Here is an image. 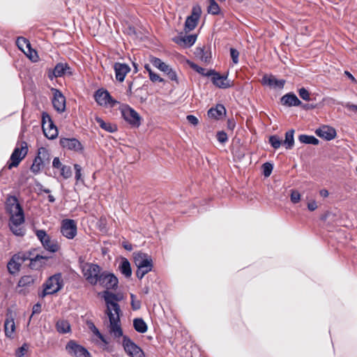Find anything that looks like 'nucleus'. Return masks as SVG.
Segmentation results:
<instances>
[{
  "label": "nucleus",
  "instance_id": "obj_1",
  "mask_svg": "<svg viewBox=\"0 0 357 357\" xmlns=\"http://www.w3.org/2000/svg\"><path fill=\"white\" fill-rule=\"evenodd\" d=\"M7 210L10 213L9 228L17 236H24L26 229L20 225L24 222V213L22 207L15 196H10L6 200Z\"/></svg>",
  "mask_w": 357,
  "mask_h": 357
},
{
  "label": "nucleus",
  "instance_id": "obj_2",
  "mask_svg": "<svg viewBox=\"0 0 357 357\" xmlns=\"http://www.w3.org/2000/svg\"><path fill=\"white\" fill-rule=\"evenodd\" d=\"M43 286V290L39 294V296L41 298L57 293L63 287V280L61 273H58L50 276Z\"/></svg>",
  "mask_w": 357,
  "mask_h": 357
},
{
  "label": "nucleus",
  "instance_id": "obj_3",
  "mask_svg": "<svg viewBox=\"0 0 357 357\" xmlns=\"http://www.w3.org/2000/svg\"><path fill=\"white\" fill-rule=\"evenodd\" d=\"M28 152V146L27 143L24 141L22 142L20 144V147L16 146L12 153L10 160V162H8L6 166H5L0 171V176H3L4 173L7 172L8 169H10L13 167H16L19 165L21 160L26 156Z\"/></svg>",
  "mask_w": 357,
  "mask_h": 357
},
{
  "label": "nucleus",
  "instance_id": "obj_4",
  "mask_svg": "<svg viewBox=\"0 0 357 357\" xmlns=\"http://www.w3.org/2000/svg\"><path fill=\"white\" fill-rule=\"evenodd\" d=\"M50 154L45 147H40L38 150V154L31 166V171L35 174H38L47 165L50 163Z\"/></svg>",
  "mask_w": 357,
  "mask_h": 357
},
{
  "label": "nucleus",
  "instance_id": "obj_5",
  "mask_svg": "<svg viewBox=\"0 0 357 357\" xmlns=\"http://www.w3.org/2000/svg\"><path fill=\"white\" fill-rule=\"evenodd\" d=\"M102 272V268L96 264L86 263L82 266V273L85 280L93 286L98 284V276Z\"/></svg>",
  "mask_w": 357,
  "mask_h": 357
},
{
  "label": "nucleus",
  "instance_id": "obj_6",
  "mask_svg": "<svg viewBox=\"0 0 357 357\" xmlns=\"http://www.w3.org/2000/svg\"><path fill=\"white\" fill-rule=\"evenodd\" d=\"M102 298L107 306L105 312L114 311L115 314H121V310L118 302L122 300V295L105 290L102 292Z\"/></svg>",
  "mask_w": 357,
  "mask_h": 357
},
{
  "label": "nucleus",
  "instance_id": "obj_7",
  "mask_svg": "<svg viewBox=\"0 0 357 357\" xmlns=\"http://www.w3.org/2000/svg\"><path fill=\"white\" fill-rule=\"evenodd\" d=\"M101 287L105 290H116L119 284V279L112 273L108 271H102L101 275L98 276V282Z\"/></svg>",
  "mask_w": 357,
  "mask_h": 357
},
{
  "label": "nucleus",
  "instance_id": "obj_8",
  "mask_svg": "<svg viewBox=\"0 0 357 357\" xmlns=\"http://www.w3.org/2000/svg\"><path fill=\"white\" fill-rule=\"evenodd\" d=\"M121 112L124 120L132 127L138 128L141 125V116L129 105H123L121 108Z\"/></svg>",
  "mask_w": 357,
  "mask_h": 357
},
{
  "label": "nucleus",
  "instance_id": "obj_9",
  "mask_svg": "<svg viewBox=\"0 0 357 357\" xmlns=\"http://www.w3.org/2000/svg\"><path fill=\"white\" fill-rule=\"evenodd\" d=\"M96 102L100 106L114 107L119 102L114 99L109 91L104 89H98L94 94Z\"/></svg>",
  "mask_w": 357,
  "mask_h": 357
},
{
  "label": "nucleus",
  "instance_id": "obj_10",
  "mask_svg": "<svg viewBox=\"0 0 357 357\" xmlns=\"http://www.w3.org/2000/svg\"><path fill=\"white\" fill-rule=\"evenodd\" d=\"M122 345L130 357H145L143 350L127 335L123 337Z\"/></svg>",
  "mask_w": 357,
  "mask_h": 357
},
{
  "label": "nucleus",
  "instance_id": "obj_11",
  "mask_svg": "<svg viewBox=\"0 0 357 357\" xmlns=\"http://www.w3.org/2000/svg\"><path fill=\"white\" fill-rule=\"evenodd\" d=\"M109 321V332L115 338L123 337V330L121 326L120 314H115L109 311V313L105 312Z\"/></svg>",
  "mask_w": 357,
  "mask_h": 357
},
{
  "label": "nucleus",
  "instance_id": "obj_12",
  "mask_svg": "<svg viewBox=\"0 0 357 357\" xmlns=\"http://www.w3.org/2000/svg\"><path fill=\"white\" fill-rule=\"evenodd\" d=\"M36 280L37 276L33 275H26L21 277L17 282L16 291L23 296L28 294Z\"/></svg>",
  "mask_w": 357,
  "mask_h": 357
},
{
  "label": "nucleus",
  "instance_id": "obj_13",
  "mask_svg": "<svg viewBox=\"0 0 357 357\" xmlns=\"http://www.w3.org/2000/svg\"><path fill=\"white\" fill-rule=\"evenodd\" d=\"M60 146L66 150L73 151L77 153H82L84 146L75 137H61L59 139Z\"/></svg>",
  "mask_w": 357,
  "mask_h": 357
},
{
  "label": "nucleus",
  "instance_id": "obj_14",
  "mask_svg": "<svg viewBox=\"0 0 357 357\" xmlns=\"http://www.w3.org/2000/svg\"><path fill=\"white\" fill-rule=\"evenodd\" d=\"M68 353L74 357H91L90 353L83 346L77 344L73 340H70L66 346Z\"/></svg>",
  "mask_w": 357,
  "mask_h": 357
},
{
  "label": "nucleus",
  "instance_id": "obj_15",
  "mask_svg": "<svg viewBox=\"0 0 357 357\" xmlns=\"http://www.w3.org/2000/svg\"><path fill=\"white\" fill-rule=\"evenodd\" d=\"M61 233L68 239H73L77 235V224L74 220L64 219L61 222Z\"/></svg>",
  "mask_w": 357,
  "mask_h": 357
},
{
  "label": "nucleus",
  "instance_id": "obj_16",
  "mask_svg": "<svg viewBox=\"0 0 357 357\" xmlns=\"http://www.w3.org/2000/svg\"><path fill=\"white\" fill-rule=\"evenodd\" d=\"M68 75L69 76L73 75L71 68L67 63H58L53 70H50L48 73V77L50 79L53 80L55 77H61Z\"/></svg>",
  "mask_w": 357,
  "mask_h": 357
},
{
  "label": "nucleus",
  "instance_id": "obj_17",
  "mask_svg": "<svg viewBox=\"0 0 357 357\" xmlns=\"http://www.w3.org/2000/svg\"><path fill=\"white\" fill-rule=\"evenodd\" d=\"M53 98L52 100L54 109L58 113H62L66 110V98L59 89H52Z\"/></svg>",
  "mask_w": 357,
  "mask_h": 357
},
{
  "label": "nucleus",
  "instance_id": "obj_18",
  "mask_svg": "<svg viewBox=\"0 0 357 357\" xmlns=\"http://www.w3.org/2000/svg\"><path fill=\"white\" fill-rule=\"evenodd\" d=\"M285 79H278L273 75L265 74L261 80V84L263 86H266L273 89H282L285 84Z\"/></svg>",
  "mask_w": 357,
  "mask_h": 357
},
{
  "label": "nucleus",
  "instance_id": "obj_19",
  "mask_svg": "<svg viewBox=\"0 0 357 357\" xmlns=\"http://www.w3.org/2000/svg\"><path fill=\"white\" fill-rule=\"evenodd\" d=\"M134 262L137 267H153L151 257L142 252L134 253Z\"/></svg>",
  "mask_w": 357,
  "mask_h": 357
},
{
  "label": "nucleus",
  "instance_id": "obj_20",
  "mask_svg": "<svg viewBox=\"0 0 357 357\" xmlns=\"http://www.w3.org/2000/svg\"><path fill=\"white\" fill-rule=\"evenodd\" d=\"M315 134L326 141H331L336 137V130L329 126H322L315 130Z\"/></svg>",
  "mask_w": 357,
  "mask_h": 357
},
{
  "label": "nucleus",
  "instance_id": "obj_21",
  "mask_svg": "<svg viewBox=\"0 0 357 357\" xmlns=\"http://www.w3.org/2000/svg\"><path fill=\"white\" fill-rule=\"evenodd\" d=\"M115 77L117 81H124L126 75L130 71V66L124 63L116 62L114 65Z\"/></svg>",
  "mask_w": 357,
  "mask_h": 357
},
{
  "label": "nucleus",
  "instance_id": "obj_22",
  "mask_svg": "<svg viewBox=\"0 0 357 357\" xmlns=\"http://www.w3.org/2000/svg\"><path fill=\"white\" fill-rule=\"evenodd\" d=\"M280 102L282 105L287 107H296L302 105V102L298 98V97L292 92L286 93L281 99Z\"/></svg>",
  "mask_w": 357,
  "mask_h": 357
},
{
  "label": "nucleus",
  "instance_id": "obj_23",
  "mask_svg": "<svg viewBox=\"0 0 357 357\" xmlns=\"http://www.w3.org/2000/svg\"><path fill=\"white\" fill-rule=\"evenodd\" d=\"M226 109L222 104H218L215 107H213L208 109L207 114L211 119L216 120L221 119L226 114Z\"/></svg>",
  "mask_w": 357,
  "mask_h": 357
},
{
  "label": "nucleus",
  "instance_id": "obj_24",
  "mask_svg": "<svg viewBox=\"0 0 357 357\" xmlns=\"http://www.w3.org/2000/svg\"><path fill=\"white\" fill-rule=\"evenodd\" d=\"M50 257L47 256H43L40 255H36L35 257L30 259L29 268L33 270H39L45 264V261Z\"/></svg>",
  "mask_w": 357,
  "mask_h": 357
},
{
  "label": "nucleus",
  "instance_id": "obj_25",
  "mask_svg": "<svg viewBox=\"0 0 357 357\" xmlns=\"http://www.w3.org/2000/svg\"><path fill=\"white\" fill-rule=\"evenodd\" d=\"M15 330V324L14 318L12 317V314H7L4 321V331L6 336L10 338L13 337Z\"/></svg>",
  "mask_w": 357,
  "mask_h": 357
},
{
  "label": "nucleus",
  "instance_id": "obj_26",
  "mask_svg": "<svg viewBox=\"0 0 357 357\" xmlns=\"http://www.w3.org/2000/svg\"><path fill=\"white\" fill-rule=\"evenodd\" d=\"M195 56L204 63H210L211 59V53L209 50H206L205 47H197L195 52Z\"/></svg>",
  "mask_w": 357,
  "mask_h": 357
},
{
  "label": "nucleus",
  "instance_id": "obj_27",
  "mask_svg": "<svg viewBox=\"0 0 357 357\" xmlns=\"http://www.w3.org/2000/svg\"><path fill=\"white\" fill-rule=\"evenodd\" d=\"M196 40L197 35L191 34L188 36L175 38L174 39V41L177 44H181V43H183L185 47H190L195 43Z\"/></svg>",
  "mask_w": 357,
  "mask_h": 357
},
{
  "label": "nucleus",
  "instance_id": "obj_28",
  "mask_svg": "<svg viewBox=\"0 0 357 357\" xmlns=\"http://www.w3.org/2000/svg\"><path fill=\"white\" fill-rule=\"evenodd\" d=\"M42 128L45 136L49 139H54L58 136V130L54 123L52 125H43Z\"/></svg>",
  "mask_w": 357,
  "mask_h": 357
},
{
  "label": "nucleus",
  "instance_id": "obj_29",
  "mask_svg": "<svg viewBox=\"0 0 357 357\" xmlns=\"http://www.w3.org/2000/svg\"><path fill=\"white\" fill-rule=\"evenodd\" d=\"M96 121L99 126L110 133H113L117 130V126L109 122H105L102 118L96 116Z\"/></svg>",
  "mask_w": 357,
  "mask_h": 357
},
{
  "label": "nucleus",
  "instance_id": "obj_30",
  "mask_svg": "<svg viewBox=\"0 0 357 357\" xmlns=\"http://www.w3.org/2000/svg\"><path fill=\"white\" fill-rule=\"evenodd\" d=\"M17 257L18 255H13L8 263L7 268L10 274H15L16 272L19 271L22 266L20 262L17 259Z\"/></svg>",
  "mask_w": 357,
  "mask_h": 357
},
{
  "label": "nucleus",
  "instance_id": "obj_31",
  "mask_svg": "<svg viewBox=\"0 0 357 357\" xmlns=\"http://www.w3.org/2000/svg\"><path fill=\"white\" fill-rule=\"evenodd\" d=\"M121 273L126 277L130 278L132 275V269L129 261L126 258H123L119 267Z\"/></svg>",
  "mask_w": 357,
  "mask_h": 357
},
{
  "label": "nucleus",
  "instance_id": "obj_32",
  "mask_svg": "<svg viewBox=\"0 0 357 357\" xmlns=\"http://www.w3.org/2000/svg\"><path fill=\"white\" fill-rule=\"evenodd\" d=\"M294 129H291L285 133V139L282 142V144L286 149H291L294 145Z\"/></svg>",
  "mask_w": 357,
  "mask_h": 357
},
{
  "label": "nucleus",
  "instance_id": "obj_33",
  "mask_svg": "<svg viewBox=\"0 0 357 357\" xmlns=\"http://www.w3.org/2000/svg\"><path fill=\"white\" fill-rule=\"evenodd\" d=\"M56 329L59 333H67L70 331V324L67 320L60 319L56 323Z\"/></svg>",
  "mask_w": 357,
  "mask_h": 357
},
{
  "label": "nucleus",
  "instance_id": "obj_34",
  "mask_svg": "<svg viewBox=\"0 0 357 357\" xmlns=\"http://www.w3.org/2000/svg\"><path fill=\"white\" fill-rule=\"evenodd\" d=\"M133 327L139 333H144L147 331L148 327L142 318H135L133 320Z\"/></svg>",
  "mask_w": 357,
  "mask_h": 357
},
{
  "label": "nucleus",
  "instance_id": "obj_35",
  "mask_svg": "<svg viewBox=\"0 0 357 357\" xmlns=\"http://www.w3.org/2000/svg\"><path fill=\"white\" fill-rule=\"evenodd\" d=\"M298 140L302 144L317 145L319 140L313 135H307L305 134L298 136Z\"/></svg>",
  "mask_w": 357,
  "mask_h": 357
},
{
  "label": "nucleus",
  "instance_id": "obj_36",
  "mask_svg": "<svg viewBox=\"0 0 357 357\" xmlns=\"http://www.w3.org/2000/svg\"><path fill=\"white\" fill-rule=\"evenodd\" d=\"M43 247L52 253L56 252L59 249V245L56 241H52L50 237L42 244Z\"/></svg>",
  "mask_w": 357,
  "mask_h": 357
},
{
  "label": "nucleus",
  "instance_id": "obj_37",
  "mask_svg": "<svg viewBox=\"0 0 357 357\" xmlns=\"http://www.w3.org/2000/svg\"><path fill=\"white\" fill-rule=\"evenodd\" d=\"M151 62L153 66L162 71L164 73H165L170 68L169 65L166 64L160 59L157 57H152L151 59Z\"/></svg>",
  "mask_w": 357,
  "mask_h": 357
},
{
  "label": "nucleus",
  "instance_id": "obj_38",
  "mask_svg": "<svg viewBox=\"0 0 357 357\" xmlns=\"http://www.w3.org/2000/svg\"><path fill=\"white\" fill-rule=\"evenodd\" d=\"M205 77H211V82L213 84H216L217 79H227V75H221L219 73L216 72L213 69H210L208 71H205Z\"/></svg>",
  "mask_w": 357,
  "mask_h": 357
},
{
  "label": "nucleus",
  "instance_id": "obj_39",
  "mask_svg": "<svg viewBox=\"0 0 357 357\" xmlns=\"http://www.w3.org/2000/svg\"><path fill=\"white\" fill-rule=\"evenodd\" d=\"M199 19L194 17V16H188L185 22V31H190L195 29L197 25Z\"/></svg>",
  "mask_w": 357,
  "mask_h": 357
},
{
  "label": "nucleus",
  "instance_id": "obj_40",
  "mask_svg": "<svg viewBox=\"0 0 357 357\" xmlns=\"http://www.w3.org/2000/svg\"><path fill=\"white\" fill-rule=\"evenodd\" d=\"M209 6L208 7V13L212 15H218L220 12L219 5L215 0H208Z\"/></svg>",
  "mask_w": 357,
  "mask_h": 357
},
{
  "label": "nucleus",
  "instance_id": "obj_41",
  "mask_svg": "<svg viewBox=\"0 0 357 357\" xmlns=\"http://www.w3.org/2000/svg\"><path fill=\"white\" fill-rule=\"evenodd\" d=\"M268 142L271 144V146L275 149H279L281 144H282V141L280 139V137L278 135H275L269 137Z\"/></svg>",
  "mask_w": 357,
  "mask_h": 357
},
{
  "label": "nucleus",
  "instance_id": "obj_42",
  "mask_svg": "<svg viewBox=\"0 0 357 357\" xmlns=\"http://www.w3.org/2000/svg\"><path fill=\"white\" fill-rule=\"evenodd\" d=\"M60 172L61 176L65 179H68L72 176V169L70 166L63 165L61 167Z\"/></svg>",
  "mask_w": 357,
  "mask_h": 357
},
{
  "label": "nucleus",
  "instance_id": "obj_43",
  "mask_svg": "<svg viewBox=\"0 0 357 357\" xmlns=\"http://www.w3.org/2000/svg\"><path fill=\"white\" fill-rule=\"evenodd\" d=\"M153 267H137L136 271V276L139 280H142L144 276L147 274L149 272L151 271Z\"/></svg>",
  "mask_w": 357,
  "mask_h": 357
},
{
  "label": "nucleus",
  "instance_id": "obj_44",
  "mask_svg": "<svg viewBox=\"0 0 357 357\" xmlns=\"http://www.w3.org/2000/svg\"><path fill=\"white\" fill-rule=\"evenodd\" d=\"M35 233L37 238L40 241L41 244H43L44 241H46L47 239L50 238V236L44 229H37L36 230Z\"/></svg>",
  "mask_w": 357,
  "mask_h": 357
},
{
  "label": "nucleus",
  "instance_id": "obj_45",
  "mask_svg": "<svg viewBox=\"0 0 357 357\" xmlns=\"http://www.w3.org/2000/svg\"><path fill=\"white\" fill-rule=\"evenodd\" d=\"M130 304L133 310H139L141 307V301L137 299L135 294H130Z\"/></svg>",
  "mask_w": 357,
  "mask_h": 357
},
{
  "label": "nucleus",
  "instance_id": "obj_46",
  "mask_svg": "<svg viewBox=\"0 0 357 357\" xmlns=\"http://www.w3.org/2000/svg\"><path fill=\"white\" fill-rule=\"evenodd\" d=\"M273 166L270 162H265L262 165L263 174L264 176L268 177L272 173Z\"/></svg>",
  "mask_w": 357,
  "mask_h": 357
},
{
  "label": "nucleus",
  "instance_id": "obj_47",
  "mask_svg": "<svg viewBox=\"0 0 357 357\" xmlns=\"http://www.w3.org/2000/svg\"><path fill=\"white\" fill-rule=\"evenodd\" d=\"M15 255H18L17 260L22 264L25 261L31 259V253L30 252H19L15 254Z\"/></svg>",
  "mask_w": 357,
  "mask_h": 357
},
{
  "label": "nucleus",
  "instance_id": "obj_48",
  "mask_svg": "<svg viewBox=\"0 0 357 357\" xmlns=\"http://www.w3.org/2000/svg\"><path fill=\"white\" fill-rule=\"evenodd\" d=\"M29 349L28 344L26 343H24L22 347L18 348L16 350L15 356L16 357H25V354Z\"/></svg>",
  "mask_w": 357,
  "mask_h": 357
},
{
  "label": "nucleus",
  "instance_id": "obj_49",
  "mask_svg": "<svg viewBox=\"0 0 357 357\" xmlns=\"http://www.w3.org/2000/svg\"><path fill=\"white\" fill-rule=\"evenodd\" d=\"M298 95L303 100L309 101L310 100V93L304 87L298 89Z\"/></svg>",
  "mask_w": 357,
  "mask_h": 357
},
{
  "label": "nucleus",
  "instance_id": "obj_50",
  "mask_svg": "<svg viewBox=\"0 0 357 357\" xmlns=\"http://www.w3.org/2000/svg\"><path fill=\"white\" fill-rule=\"evenodd\" d=\"M16 43L20 50H23L24 45H26L28 47H30L29 41L24 37H18Z\"/></svg>",
  "mask_w": 357,
  "mask_h": 357
},
{
  "label": "nucleus",
  "instance_id": "obj_51",
  "mask_svg": "<svg viewBox=\"0 0 357 357\" xmlns=\"http://www.w3.org/2000/svg\"><path fill=\"white\" fill-rule=\"evenodd\" d=\"M213 84L220 89H227L231 86L229 82L227 81V79H217L216 84Z\"/></svg>",
  "mask_w": 357,
  "mask_h": 357
},
{
  "label": "nucleus",
  "instance_id": "obj_52",
  "mask_svg": "<svg viewBox=\"0 0 357 357\" xmlns=\"http://www.w3.org/2000/svg\"><path fill=\"white\" fill-rule=\"evenodd\" d=\"M53 121L51 116L47 112H43L42 114V126L48 124L52 125Z\"/></svg>",
  "mask_w": 357,
  "mask_h": 357
},
{
  "label": "nucleus",
  "instance_id": "obj_53",
  "mask_svg": "<svg viewBox=\"0 0 357 357\" xmlns=\"http://www.w3.org/2000/svg\"><path fill=\"white\" fill-rule=\"evenodd\" d=\"M230 56L234 63L236 64L238 63L239 52L236 49L233 47L230 48Z\"/></svg>",
  "mask_w": 357,
  "mask_h": 357
},
{
  "label": "nucleus",
  "instance_id": "obj_54",
  "mask_svg": "<svg viewBox=\"0 0 357 357\" xmlns=\"http://www.w3.org/2000/svg\"><path fill=\"white\" fill-rule=\"evenodd\" d=\"M74 169L75 170V178L76 181L77 182H79V181H83V180L82 179V174H81L82 167H81V166L79 165H78V164H75L74 165Z\"/></svg>",
  "mask_w": 357,
  "mask_h": 357
},
{
  "label": "nucleus",
  "instance_id": "obj_55",
  "mask_svg": "<svg viewBox=\"0 0 357 357\" xmlns=\"http://www.w3.org/2000/svg\"><path fill=\"white\" fill-rule=\"evenodd\" d=\"M290 197H291V201L294 204H297L301 200V195L296 190H291Z\"/></svg>",
  "mask_w": 357,
  "mask_h": 357
},
{
  "label": "nucleus",
  "instance_id": "obj_56",
  "mask_svg": "<svg viewBox=\"0 0 357 357\" xmlns=\"http://www.w3.org/2000/svg\"><path fill=\"white\" fill-rule=\"evenodd\" d=\"M217 139L220 143H225L228 140L227 135L224 131H219L217 133Z\"/></svg>",
  "mask_w": 357,
  "mask_h": 357
},
{
  "label": "nucleus",
  "instance_id": "obj_57",
  "mask_svg": "<svg viewBox=\"0 0 357 357\" xmlns=\"http://www.w3.org/2000/svg\"><path fill=\"white\" fill-rule=\"evenodd\" d=\"M165 74L168 76V77L172 81H175V82H178L176 73L171 67L167 70V71L165 73Z\"/></svg>",
  "mask_w": 357,
  "mask_h": 357
},
{
  "label": "nucleus",
  "instance_id": "obj_58",
  "mask_svg": "<svg viewBox=\"0 0 357 357\" xmlns=\"http://www.w3.org/2000/svg\"><path fill=\"white\" fill-rule=\"evenodd\" d=\"M149 79L153 82H164V79L160 77L159 75L155 73L154 72H150V75H149Z\"/></svg>",
  "mask_w": 357,
  "mask_h": 357
},
{
  "label": "nucleus",
  "instance_id": "obj_59",
  "mask_svg": "<svg viewBox=\"0 0 357 357\" xmlns=\"http://www.w3.org/2000/svg\"><path fill=\"white\" fill-rule=\"evenodd\" d=\"M201 13H202V10H201L200 6H193V8L192 9V14L190 16H194V17L199 19Z\"/></svg>",
  "mask_w": 357,
  "mask_h": 357
},
{
  "label": "nucleus",
  "instance_id": "obj_60",
  "mask_svg": "<svg viewBox=\"0 0 357 357\" xmlns=\"http://www.w3.org/2000/svg\"><path fill=\"white\" fill-rule=\"evenodd\" d=\"M190 67L199 74H201L203 76L204 75L206 71L205 68L200 67L199 66L194 63H190Z\"/></svg>",
  "mask_w": 357,
  "mask_h": 357
},
{
  "label": "nucleus",
  "instance_id": "obj_61",
  "mask_svg": "<svg viewBox=\"0 0 357 357\" xmlns=\"http://www.w3.org/2000/svg\"><path fill=\"white\" fill-rule=\"evenodd\" d=\"M186 119L188 120V123L193 125L197 126L199 123L198 119L192 114H189L186 116Z\"/></svg>",
  "mask_w": 357,
  "mask_h": 357
},
{
  "label": "nucleus",
  "instance_id": "obj_62",
  "mask_svg": "<svg viewBox=\"0 0 357 357\" xmlns=\"http://www.w3.org/2000/svg\"><path fill=\"white\" fill-rule=\"evenodd\" d=\"M59 158L55 157L52 161V167L56 169H61V167L63 166Z\"/></svg>",
  "mask_w": 357,
  "mask_h": 357
},
{
  "label": "nucleus",
  "instance_id": "obj_63",
  "mask_svg": "<svg viewBox=\"0 0 357 357\" xmlns=\"http://www.w3.org/2000/svg\"><path fill=\"white\" fill-rule=\"evenodd\" d=\"M41 312V304L40 303H37L33 305L32 308V314H39Z\"/></svg>",
  "mask_w": 357,
  "mask_h": 357
},
{
  "label": "nucleus",
  "instance_id": "obj_64",
  "mask_svg": "<svg viewBox=\"0 0 357 357\" xmlns=\"http://www.w3.org/2000/svg\"><path fill=\"white\" fill-rule=\"evenodd\" d=\"M317 208V202L313 200L307 204V208L310 211H314Z\"/></svg>",
  "mask_w": 357,
  "mask_h": 357
}]
</instances>
